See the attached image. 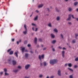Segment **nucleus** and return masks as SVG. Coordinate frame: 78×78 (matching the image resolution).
Segmentation results:
<instances>
[{"instance_id":"1","label":"nucleus","mask_w":78,"mask_h":78,"mask_svg":"<svg viewBox=\"0 0 78 78\" xmlns=\"http://www.w3.org/2000/svg\"><path fill=\"white\" fill-rule=\"evenodd\" d=\"M57 62V60L56 59L51 60H50V63L51 65H53Z\"/></svg>"},{"instance_id":"2","label":"nucleus","mask_w":78,"mask_h":78,"mask_svg":"<svg viewBox=\"0 0 78 78\" xmlns=\"http://www.w3.org/2000/svg\"><path fill=\"white\" fill-rule=\"evenodd\" d=\"M24 27L25 28L26 30L23 32V33L26 34H27V26H26V24L24 25Z\"/></svg>"},{"instance_id":"3","label":"nucleus","mask_w":78,"mask_h":78,"mask_svg":"<svg viewBox=\"0 0 78 78\" xmlns=\"http://www.w3.org/2000/svg\"><path fill=\"white\" fill-rule=\"evenodd\" d=\"M18 53H19V51H17L14 54V55H15L17 57V58H18Z\"/></svg>"},{"instance_id":"4","label":"nucleus","mask_w":78,"mask_h":78,"mask_svg":"<svg viewBox=\"0 0 78 78\" xmlns=\"http://www.w3.org/2000/svg\"><path fill=\"white\" fill-rule=\"evenodd\" d=\"M30 65H27L25 66V68L26 69H28L29 67H30Z\"/></svg>"},{"instance_id":"5","label":"nucleus","mask_w":78,"mask_h":78,"mask_svg":"<svg viewBox=\"0 0 78 78\" xmlns=\"http://www.w3.org/2000/svg\"><path fill=\"white\" fill-rule=\"evenodd\" d=\"M43 6H44V5L43 4H41L40 5H39L38 6V8H42Z\"/></svg>"},{"instance_id":"6","label":"nucleus","mask_w":78,"mask_h":78,"mask_svg":"<svg viewBox=\"0 0 78 78\" xmlns=\"http://www.w3.org/2000/svg\"><path fill=\"white\" fill-rule=\"evenodd\" d=\"M68 19H67V20H70L71 19V15L69 14V16Z\"/></svg>"},{"instance_id":"7","label":"nucleus","mask_w":78,"mask_h":78,"mask_svg":"<svg viewBox=\"0 0 78 78\" xmlns=\"http://www.w3.org/2000/svg\"><path fill=\"white\" fill-rule=\"evenodd\" d=\"M34 42L36 44H37V38L35 37L34 40Z\"/></svg>"},{"instance_id":"8","label":"nucleus","mask_w":78,"mask_h":78,"mask_svg":"<svg viewBox=\"0 0 78 78\" xmlns=\"http://www.w3.org/2000/svg\"><path fill=\"white\" fill-rule=\"evenodd\" d=\"M58 74L59 76H61V70H59L58 72Z\"/></svg>"},{"instance_id":"9","label":"nucleus","mask_w":78,"mask_h":78,"mask_svg":"<svg viewBox=\"0 0 78 78\" xmlns=\"http://www.w3.org/2000/svg\"><path fill=\"white\" fill-rule=\"evenodd\" d=\"M62 57H63V58H64V54L65 53V51H62Z\"/></svg>"},{"instance_id":"10","label":"nucleus","mask_w":78,"mask_h":78,"mask_svg":"<svg viewBox=\"0 0 78 78\" xmlns=\"http://www.w3.org/2000/svg\"><path fill=\"white\" fill-rule=\"evenodd\" d=\"M12 63L13 65H15L16 64V61H15V60H13Z\"/></svg>"},{"instance_id":"11","label":"nucleus","mask_w":78,"mask_h":78,"mask_svg":"<svg viewBox=\"0 0 78 78\" xmlns=\"http://www.w3.org/2000/svg\"><path fill=\"white\" fill-rule=\"evenodd\" d=\"M13 53H14V51H12L9 53V55H13Z\"/></svg>"},{"instance_id":"12","label":"nucleus","mask_w":78,"mask_h":78,"mask_svg":"<svg viewBox=\"0 0 78 78\" xmlns=\"http://www.w3.org/2000/svg\"><path fill=\"white\" fill-rule=\"evenodd\" d=\"M25 48H22L21 50L23 53V52H24V50H25Z\"/></svg>"},{"instance_id":"13","label":"nucleus","mask_w":78,"mask_h":78,"mask_svg":"<svg viewBox=\"0 0 78 78\" xmlns=\"http://www.w3.org/2000/svg\"><path fill=\"white\" fill-rule=\"evenodd\" d=\"M51 37H52V38H54L55 37V35H53V34H51Z\"/></svg>"},{"instance_id":"14","label":"nucleus","mask_w":78,"mask_h":78,"mask_svg":"<svg viewBox=\"0 0 78 78\" xmlns=\"http://www.w3.org/2000/svg\"><path fill=\"white\" fill-rule=\"evenodd\" d=\"M28 56V54H25V57L26 58H27Z\"/></svg>"},{"instance_id":"15","label":"nucleus","mask_w":78,"mask_h":78,"mask_svg":"<svg viewBox=\"0 0 78 78\" xmlns=\"http://www.w3.org/2000/svg\"><path fill=\"white\" fill-rule=\"evenodd\" d=\"M18 70H19V69L15 70H14L13 71V72H15V73H16V72H18Z\"/></svg>"},{"instance_id":"16","label":"nucleus","mask_w":78,"mask_h":78,"mask_svg":"<svg viewBox=\"0 0 78 78\" xmlns=\"http://www.w3.org/2000/svg\"><path fill=\"white\" fill-rule=\"evenodd\" d=\"M43 64L44 66H47V63L46 62H43Z\"/></svg>"},{"instance_id":"17","label":"nucleus","mask_w":78,"mask_h":78,"mask_svg":"<svg viewBox=\"0 0 78 78\" xmlns=\"http://www.w3.org/2000/svg\"><path fill=\"white\" fill-rule=\"evenodd\" d=\"M54 31H55V32H56V33H58V30H57L56 29H54Z\"/></svg>"},{"instance_id":"18","label":"nucleus","mask_w":78,"mask_h":78,"mask_svg":"<svg viewBox=\"0 0 78 78\" xmlns=\"http://www.w3.org/2000/svg\"><path fill=\"white\" fill-rule=\"evenodd\" d=\"M48 26L50 27H51V23H49L48 24Z\"/></svg>"},{"instance_id":"19","label":"nucleus","mask_w":78,"mask_h":78,"mask_svg":"<svg viewBox=\"0 0 78 78\" xmlns=\"http://www.w3.org/2000/svg\"><path fill=\"white\" fill-rule=\"evenodd\" d=\"M68 66H69L70 67H72V64H71V63H69L68 64Z\"/></svg>"},{"instance_id":"20","label":"nucleus","mask_w":78,"mask_h":78,"mask_svg":"<svg viewBox=\"0 0 78 78\" xmlns=\"http://www.w3.org/2000/svg\"><path fill=\"white\" fill-rule=\"evenodd\" d=\"M78 4V2H75L74 3V5L75 6H76V5H77V4Z\"/></svg>"},{"instance_id":"21","label":"nucleus","mask_w":78,"mask_h":78,"mask_svg":"<svg viewBox=\"0 0 78 78\" xmlns=\"http://www.w3.org/2000/svg\"><path fill=\"white\" fill-rule=\"evenodd\" d=\"M37 17H38L37 16L36 17L34 18V20H36L37 19Z\"/></svg>"},{"instance_id":"22","label":"nucleus","mask_w":78,"mask_h":78,"mask_svg":"<svg viewBox=\"0 0 78 78\" xmlns=\"http://www.w3.org/2000/svg\"><path fill=\"white\" fill-rule=\"evenodd\" d=\"M41 58H42V59H44V55H41Z\"/></svg>"},{"instance_id":"23","label":"nucleus","mask_w":78,"mask_h":78,"mask_svg":"<svg viewBox=\"0 0 78 78\" xmlns=\"http://www.w3.org/2000/svg\"><path fill=\"white\" fill-rule=\"evenodd\" d=\"M56 42V41L55 40H53L52 43V44H54V43H55Z\"/></svg>"},{"instance_id":"24","label":"nucleus","mask_w":78,"mask_h":78,"mask_svg":"<svg viewBox=\"0 0 78 78\" xmlns=\"http://www.w3.org/2000/svg\"><path fill=\"white\" fill-rule=\"evenodd\" d=\"M75 34L76 38V39H77V38L76 37H77V36H78V34Z\"/></svg>"},{"instance_id":"25","label":"nucleus","mask_w":78,"mask_h":78,"mask_svg":"<svg viewBox=\"0 0 78 78\" xmlns=\"http://www.w3.org/2000/svg\"><path fill=\"white\" fill-rule=\"evenodd\" d=\"M5 75H9V74L7 73L6 72L5 73Z\"/></svg>"},{"instance_id":"26","label":"nucleus","mask_w":78,"mask_h":78,"mask_svg":"<svg viewBox=\"0 0 78 78\" xmlns=\"http://www.w3.org/2000/svg\"><path fill=\"white\" fill-rule=\"evenodd\" d=\"M24 44H27V41H24Z\"/></svg>"},{"instance_id":"27","label":"nucleus","mask_w":78,"mask_h":78,"mask_svg":"<svg viewBox=\"0 0 78 78\" xmlns=\"http://www.w3.org/2000/svg\"><path fill=\"white\" fill-rule=\"evenodd\" d=\"M69 11H72V8H69Z\"/></svg>"},{"instance_id":"28","label":"nucleus","mask_w":78,"mask_h":78,"mask_svg":"<svg viewBox=\"0 0 78 78\" xmlns=\"http://www.w3.org/2000/svg\"><path fill=\"white\" fill-rule=\"evenodd\" d=\"M68 69L69 70H70L71 71H72V72H73V70H72V69L70 68H68Z\"/></svg>"},{"instance_id":"29","label":"nucleus","mask_w":78,"mask_h":78,"mask_svg":"<svg viewBox=\"0 0 78 78\" xmlns=\"http://www.w3.org/2000/svg\"><path fill=\"white\" fill-rule=\"evenodd\" d=\"M75 61H78V57L75 58Z\"/></svg>"},{"instance_id":"30","label":"nucleus","mask_w":78,"mask_h":78,"mask_svg":"<svg viewBox=\"0 0 78 78\" xmlns=\"http://www.w3.org/2000/svg\"><path fill=\"white\" fill-rule=\"evenodd\" d=\"M11 50V48H10L7 51V52H9Z\"/></svg>"},{"instance_id":"31","label":"nucleus","mask_w":78,"mask_h":78,"mask_svg":"<svg viewBox=\"0 0 78 78\" xmlns=\"http://www.w3.org/2000/svg\"><path fill=\"white\" fill-rule=\"evenodd\" d=\"M39 58L41 61V55H39Z\"/></svg>"},{"instance_id":"32","label":"nucleus","mask_w":78,"mask_h":78,"mask_svg":"<svg viewBox=\"0 0 78 78\" xmlns=\"http://www.w3.org/2000/svg\"><path fill=\"white\" fill-rule=\"evenodd\" d=\"M57 20H59V17H58L57 18Z\"/></svg>"},{"instance_id":"33","label":"nucleus","mask_w":78,"mask_h":78,"mask_svg":"<svg viewBox=\"0 0 78 78\" xmlns=\"http://www.w3.org/2000/svg\"><path fill=\"white\" fill-rule=\"evenodd\" d=\"M75 42H76V41L75 40H74L73 41V43H75Z\"/></svg>"},{"instance_id":"34","label":"nucleus","mask_w":78,"mask_h":78,"mask_svg":"<svg viewBox=\"0 0 78 78\" xmlns=\"http://www.w3.org/2000/svg\"><path fill=\"white\" fill-rule=\"evenodd\" d=\"M55 9L57 12H59V10L58 9H57V8H56Z\"/></svg>"},{"instance_id":"35","label":"nucleus","mask_w":78,"mask_h":78,"mask_svg":"<svg viewBox=\"0 0 78 78\" xmlns=\"http://www.w3.org/2000/svg\"><path fill=\"white\" fill-rule=\"evenodd\" d=\"M7 71V69H6L5 68V69H4V72H5V73Z\"/></svg>"},{"instance_id":"36","label":"nucleus","mask_w":78,"mask_h":78,"mask_svg":"<svg viewBox=\"0 0 78 78\" xmlns=\"http://www.w3.org/2000/svg\"><path fill=\"white\" fill-rule=\"evenodd\" d=\"M27 46L28 47H31V45H30V44H28Z\"/></svg>"},{"instance_id":"37","label":"nucleus","mask_w":78,"mask_h":78,"mask_svg":"<svg viewBox=\"0 0 78 78\" xmlns=\"http://www.w3.org/2000/svg\"><path fill=\"white\" fill-rule=\"evenodd\" d=\"M70 78H73V76L72 75H70L69 76Z\"/></svg>"},{"instance_id":"38","label":"nucleus","mask_w":78,"mask_h":78,"mask_svg":"<svg viewBox=\"0 0 78 78\" xmlns=\"http://www.w3.org/2000/svg\"><path fill=\"white\" fill-rule=\"evenodd\" d=\"M11 59L10 58L8 59V61H9V62H11Z\"/></svg>"},{"instance_id":"39","label":"nucleus","mask_w":78,"mask_h":78,"mask_svg":"<svg viewBox=\"0 0 78 78\" xmlns=\"http://www.w3.org/2000/svg\"><path fill=\"white\" fill-rule=\"evenodd\" d=\"M32 25H33V26H36V24H34L33 23H32Z\"/></svg>"},{"instance_id":"40","label":"nucleus","mask_w":78,"mask_h":78,"mask_svg":"<svg viewBox=\"0 0 78 78\" xmlns=\"http://www.w3.org/2000/svg\"><path fill=\"white\" fill-rule=\"evenodd\" d=\"M39 41H40L41 42V41H42V39H41V38H39Z\"/></svg>"},{"instance_id":"41","label":"nucleus","mask_w":78,"mask_h":78,"mask_svg":"<svg viewBox=\"0 0 78 78\" xmlns=\"http://www.w3.org/2000/svg\"><path fill=\"white\" fill-rule=\"evenodd\" d=\"M18 69H21V66H19L18 67Z\"/></svg>"},{"instance_id":"42","label":"nucleus","mask_w":78,"mask_h":78,"mask_svg":"<svg viewBox=\"0 0 78 78\" xmlns=\"http://www.w3.org/2000/svg\"><path fill=\"white\" fill-rule=\"evenodd\" d=\"M68 23L69 25H72V23L71 22H68Z\"/></svg>"},{"instance_id":"43","label":"nucleus","mask_w":78,"mask_h":78,"mask_svg":"<svg viewBox=\"0 0 78 78\" xmlns=\"http://www.w3.org/2000/svg\"><path fill=\"white\" fill-rule=\"evenodd\" d=\"M42 75H40L39 76V77H40V78H41V77H42Z\"/></svg>"},{"instance_id":"44","label":"nucleus","mask_w":78,"mask_h":78,"mask_svg":"<svg viewBox=\"0 0 78 78\" xmlns=\"http://www.w3.org/2000/svg\"><path fill=\"white\" fill-rule=\"evenodd\" d=\"M61 36L62 38L63 39V35H62V34H61Z\"/></svg>"},{"instance_id":"45","label":"nucleus","mask_w":78,"mask_h":78,"mask_svg":"<svg viewBox=\"0 0 78 78\" xmlns=\"http://www.w3.org/2000/svg\"><path fill=\"white\" fill-rule=\"evenodd\" d=\"M14 40H15L13 38L12 39V42H14Z\"/></svg>"},{"instance_id":"46","label":"nucleus","mask_w":78,"mask_h":78,"mask_svg":"<svg viewBox=\"0 0 78 78\" xmlns=\"http://www.w3.org/2000/svg\"><path fill=\"white\" fill-rule=\"evenodd\" d=\"M72 17L73 19H75V18H74V16H73V15H72Z\"/></svg>"},{"instance_id":"47","label":"nucleus","mask_w":78,"mask_h":78,"mask_svg":"<svg viewBox=\"0 0 78 78\" xmlns=\"http://www.w3.org/2000/svg\"><path fill=\"white\" fill-rule=\"evenodd\" d=\"M74 68H76V67H77V66L76 65L74 66Z\"/></svg>"},{"instance_id":"48","label":"nucleus","mask_w":78,"mask_h":78,"mask_svg":"<svg viewBox=\"0 0 78 78\" xmlns=\"http://www.w3.org/2000/svg\"><path fill=\"white\" fill-rule=\"evenodd\" d=\"M47 48H43V50H46Z\"/></svg>"},{"instance_id":"49","label":"nucleus","mask_w":78,"mask_h":78,"mask_svg":"<svg viewBox=\"0 0 78 78\" xmlns=\"http://www.w3.org/2000/svg\"><path fill=\"white\" fill-rule=\"evenodd\" d=\"M54 77V76H51L50 77V78H53Z\"/></svg>"},{"instance_id":"50","label":"nucleus","mask_w":78,"mask_h":78,"mask_svg":"<svg viewBox=\"0 0 78 78\" xmlns=\"http://www.w3.org/2000/svg\"><path fill=\"white\" fill-rule=\"evenodd\" d=\"M58 48H59L60 49H61L62 48H61V47L59 46L58 47Z\"/></svg>"},{"instance_id":"51","label":"nucleus","mask_w":78,"mask_h":78,"mask_svg":"<svg viewBox=\"0 0 78 78\" xmlns=\"http://www.w3.org/2000/svg\"><path fill=\"white\" fill-rule=\"evenodd\" d=\"M52 50H53V51H55V48H52Z\"/></svg>"},{"instance_id":"52","label":"nucleus","mask_w":78,"mask_h":78,"mask_svg":"<svg viewBox=\"0 0 78 78\" xmlns=\"http://www.w3.org/2000/svg\"><path fill=\"white\" fill-rule=\"evenodd\" d=\"M37 31V28H36L35 31Z\"/></svg>"},{"instance_id":"53","label":"nucleus","mask_w":78,"mask_h":78,"mask_svg":"<svg viewBox=\"0 0 78 78\" xmlns=\"http://www.w3.org/2000/svg\"><path fill=\"white\" fill-rule=\"evenodd\" d=\"M36 12H37V13H38V12H39V11L37 10L36 11Z\"/></svg>"},{"instance_id":"54","label":"nucleus","mask_w":78,"mask_h":78,"mask_svg":"<svg viewBox=\"0 0 78 78\" xmlns=\"http://www.w3.org/2000/svg\"><path fill=\"white\" fill-rule=\"evenodd\" d=\"M1 75H2L3 74V72H1L0 73Z\"/></svg>"},{"instance_id":"55","label":"nucleus","mask_w":78,"mask_h":78,"mask_svg":"<svg viewBox=\"0 0 78 78\" xmlns=\"http://www.w3.org/2000/svg\"><path fill=\"white\" fill-rule=\"evenodd\" d=\"M17 44H19V42L17 41Z\"/></svg>"},{"instance_id":"56","label":"nucleus","mask_w":78,"mask_h":78,"mask_svg":"<svg viewBox=\"0 0 78 78\" xmlns=\"http://www.w3.org/2000/svg\"><path fill=\"white\" fill-rule=\"evenodd\" d=\"M30 53H33V51H30Z\"/></svg>"},{"instance_id":"57","label":"nucleus","mask_w":78,"mask_h":78,"mask_svg":"<svg viewBox=\"0 0 78 78\" xmlns=\"http://www.w3.org/2000/svg\"><path fill=\"white\" fill-rule=\"evenodd\" d=\"M40 64H41V66H42V63H41Z\"/></svg>"},{"instance_id":"58","label":"nucleus","mask_w":78,"mask_h":78,"mask_svg":"<svg viewBox=\"0 0 78 78\" xmlns=\"http://www.w3.org/2000/svg\"><path fill=\"white\" fill-rule=\"evenodd\" d=\"M25 51L26 52H27V51H28V50H25Z\"/></svg>"},{"instance_id":"59","label":"nucleus","mask_w":78,"mask_h":78,"mask_svg":"<svg viewBox=\"0 0 78 78\" xmlns=\"http://www.w3.org/2000/svg\"><path fill=\"white\" fill-rule=\"evenodd\" d=\"M25 78H29V77L26 76L25 77Z\"/></svg>"},{"instance_id":"60","label":"nucleus","mask_w":78,"mask_h":78,"mask_svg":"<svg viewBox=\"0 0 78 78\" xmlns=\"http://www.w3.org/2000/svg\"><path fill=\"white\" fill-rule=\"evenodd\" d=\"M76 11L78 12V8L76 9Z\"/></svg>"},{"instance_id":"61","label":"nucleus","mask_w":78,"mask_h":78,"mask_svg":"<svg viewBox=\"0 0 78 78\" xmlns=\"http://www.w3.org/2000/svg\"><path fill=\"white\" fill-rule=\"evenodd\" d=\"M63 50H66V48H63Z\"/></svg>"},{"instance_id":"62","label":"nucleus","mask_w":78,"mask_h":78,"mask_svg":"<svg viewBox=\"0 0 78 78\" xmlns=\"http://www.w3.org/2000/svg\"><path fill=\"white\" fill-rule=\"evenodd\" d=\"M48 11H50V10H49V9L48 8H47Z\"/></svg>"},{"instance_id":"63","label":"nucleus","mask_w":78,"mask_h":78,"mask_svg":"<svg viewBox=\"0 0 78 78\" xmlns=\"http://www.w3.org/2000/svg\"><path fill=\"white\" fill-rule=\"evenodd\" d=\"M32 30H33V31H34V27H33L32 28Z\"/></svg>"},{"instance_id":"64","label":"nucleus","mask_w":78,"mask_h":78,"mask_svg":"<svg viewBox=\"0 0 78 78\" xmlns=\"http://www.w3.org/2000/svg\"><path fill=\"white\" fill-rule=\"evenodd\" d=\"M76 20L77 21H78V18H76Z\"/></svg>"}]
</instances>
